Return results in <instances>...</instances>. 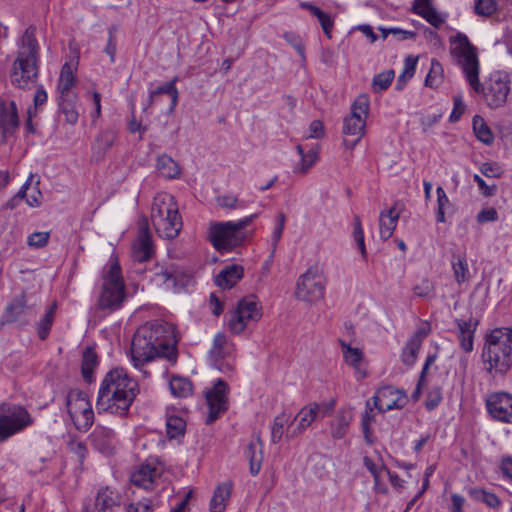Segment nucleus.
Instances as JSON below:
<instances>
[{
	"instance_id": "f257e3e1",
	"label": "nucleus",
	"mask_w": 512,
	"mask_h": 512,
	"mask_svg": "<svg viewBox=\"0 0 512 512\" xmlns=\"http://www.w3.org/2000/svg\"><path fill=\"white\" fill-rule=\"evenodd\" d=\"M131 362L134 368L148 376L145 364L156 358H164L171 364L177 361V338L174 326L168 322H152L139 327L132 338Z\"/></svg>"
},
{
	"instance_id": "f03ea898",
	"label": "nucleus",
	"mask_w": 512,
	"mask_h": 512,
	"mask_svg": "<svg viewBox=\"0 0 512 512\" xmlns=\"http://www.w3.org/2000/svg\"><path fill=\"white\" fill-rule=\"evenodd\" d=\"M138 393V384L122 368L109 371L100 384L96 409L98 413L108 412L124 416L128 413Z\"/></svg>"
},
{
	"instance_id": "7ed1b4c3",
	"label": "nucleus",
	"mask_w": 512,
	"mask_h": 512,
	"mask_svg": "<svg viewBox=\"0 0 512 512\" xmlns=\"http://www.w3.org/2000/svg\"><path fill=\"white\" fill-rule=\"evenodd\" d=\"M485 370L492 376L504 375L512 367V329L501 327L487 336L482 351Z\"/></svg>"
},
{
	"instance_id": "20e7f679",
	"label": "nucleus",
	"mask_w": 512,
	"mask_h": 512,
	"mask_svg": "<svg viewBox=\"0 0 512 512\" xmlns=\"http://www.w3.org/2000/svg\"><path fill=\"white\" fill-rule=\"evenodd\" d=\"M39 45L35 28L29 27L21 37L18 55L13 65L11 81L19 88H27L38 75Z\"/></svg>"
},
{
	"instance_id": "39448f33",
	"label": "nucleus",
	"mask_w": 512,
	"mask_h": 512,
	"mask_svg": "<svg viewBox=\"0 0 512 512\" xmlns=\"http://www.w3.org/2000/svg\"><path fill=\"white\" fill-rule=\"evenodd\" d=\"M150 218L159 237L167 240L176 238L182 227V217L173 195L160 192L153 198Z\"/></svg>"
},
{
	"instance_id": "423d86ee",
	"label": "nucleus",
	"mask_w": 512,
	"mask_h": 512,
	"mask_svg": "<svg viewBox=\"0 0 512 512\" xmlns=\"http://www.w3.org/2000/svg\"><path fill=\"white\" fill-rule=\"evenodd\" d=\"M450 53L460 65L465 79L475 92L482 90L479 81V59L476 47L469 41L468 37L458 32L450 37Z\"/></svg>"
},
{
	"instance_id": "0eeeda50",
	"label": "nucleus",
	"mask_w": 512,
	"mask_h": 512,
	"mask_svg": "<svg viewBox=\"0 0 512 512\" xmlns=\"http://www.w3.org/2000/svg\"><path fill=\"white\" fill-rule=\"evenodd\" d=\"M125 299V284L119 263L115 260L103 275V282L97 307L100 310L114 311L121 307Z\"/></svg>"
},
{
	"instance_id": "6e6552de",
	"label": "nucleus",
	"mask_w": 512,
	"mask_h": 512,
	"mask_svg": "<svg viewBox=\"0 0 512 512\" xmlns=\"http://www.w3.org/2000/svg\"><path fill=\"white\" fill-rule=\"evenodd\" d=\"M255 215L237 222L212 223L209 228V239L214 248L220 252H228L239 246L244 240L242 230L248 226Z\"/></svg>"
},
{
	"instance_id": "1a4fd4ad",
	"label": "nucleus",
	"mask_w": 512,
	"mask_h": 512,
	"mask_svg": "<svg viewBox=\"0 0 512 512\" xmlns=\"http://www.w3.org/2000/svg\"><path fill=\"white\" fill-rule=\"evenodd\" d=\"M262 317V306L254 297H245L238 301L230 312L227 326L231 333L239 335L250 326L257 323Z\"/></svg>"
},
{
	"instance_id": "9d476101",
	"label": "nucleus",
	"mask_w": 512,
	"mask_h": 512,
	"mask_svg": "<svg viewBox=\"0 0 512 512\" xmlns=\"http://www.w3.org/2000/svg\"><path fill=\"white\" fill-rule=\"evenodd\" d=\"M67 411L79 431H87L94 422V412L87 395L79 390H71L66 400Z\"/></svg>"
},
{
	"instance_id": "9b49d317",
	"label": "nucleus",
	"mask_w": 512,
	"mask_h": 512,
	"mask_svg": "<svg viewBox=\"0 0 512 512\" xmlns=\"http://www.w3.org/2000/svg\"><path fill=\"white\" fill-rule=\"evenodd\" d=\"M29 413L20 406L0 405V442L30 425Z\"/></svg>"
},
{
	"instance_id": "f8f14e48",
	"label": "nucleus",
	"mask_w": 512,
	"mask_h": 512,
	"mask_svg": "<svg viewBox=\"0 0 512 512\" xmlns=\"http://www.w3.org/2000/svg\"><path fill=\"white\" fill-rule=\"evenodd\" d=\"M368 113L369 100L361 95L354 101L350 114L343 120V133L361 139L365 134Z\"/></svg>"
},
{
	"instance_id": "ddd939ff",
	"label": "nucleus",
	"mask_w": 512,
	"mask_h": 512,
	"mask_svg": "<svg viewBox=\"0 0 512 512\" xmlns=\"http://www.w3.org/2000/svg\"><path fill=\"white\" fill-rule=\"evenodd\" d=\"M297 299L315 303L324 297V285L316 270L308 269L301 275L296 284Z\"/></svg>"
},
{
	"instance_id": "4468645a",
	"label": "nucleus",
	"mask_w": 512,
	"mask_h": 512,
	"mask_svg": "<svg viewBox=\"0 0 512 512\" xmlns=\"http://www.w3.org/2000/svg\"><path fill=\"white\" fill-rule=\"evenodd\" d=\"M482 92L489 107H502L507 101L510 92V81L507 75L500 72L492 73L486 82V87L482 86V90L479 93Z\"/></svg>"
},
{
	"instance_id": "2eb2a0df",
	"label": "nucleus",
	"mask_w": 512,
	"mask_h": 512,
	"mask_svg": "<svg viewBox=\"0 0 512 512\" xmlns=\"http://www.w3.org/2000/svg\"><path fill=\"white\" fill-rule=\"evenodd\" d=\"M234 352V344L226 335L218 333L213 340V346L209 351L212 365L223 373L231 372L234 368L230 361Z\"/></svg>"
},
{
	"instance_id": "dca6fc26",
	"label": "nucleus",
	"mask_w": 512,
	"mask_h": 512,
	"mask_svg": "<svg viewBox=\"0 0 512 512\" xmlns=\"http://www.w3.org/2000/svg\"><path fill=\"white\" fill-rule=\"evenodd\" d=\"M205 396L209 408L206 423L211 424L228 409L227 383L222 379H218L213 387L206 392Z\"/></svg>"
},
{
	"instance_id": "f3484780",
	"label": "nucleus",
	"mask_w": 512,
	"mask_h": 512,
	"mask_svg": "<svg viewBox=\"0 0 512 512\" xmlns=\"http://www.w3.org/2000/svg\"><path fill=\"white\" fill-rule=\"evenodd\" d=\"M407 402L406 393L391 385L380 387L373 396L374 407L382 413L393 409H401Z\"/></svg>"
},
{
	"instance_id": "a211bd4d",
	"label": "nucleus",
	"mask_w": 512,
	"mask_h": 512,
	"mask_svg": "<svg viewBox=\"0 0 512 512\" xmlns=\"http://www.w3.org/2000/svg\"><path fill=\"white\" fill-rule=\"evenodd\" d=\"M164 469L157 461H147L139 465L131 474V483L144 490H152L160 479Z\"/></svg>"
},
{
	"instance_id": "6ab92c4d",
	"label": "nucleus",
	"mask_w": 512,
	"mask_h": 512,
	"mask_svg": "<svg viewBox=\"0 0 512 512\" xmlns=\"http://www.w3.org/2000/svg\"><path fill=\"white\" fill-rule=\"evenodd\" d=\"M18 126L19 118L16 103L0 98V146L14 135Z\"/></svg>"
},
{
	"instance_id": "aec40b11",
	"label": "nucleus",
	"mask_w": 512,
	"mask_h": 512,
	"mask_svg": "<svg viewBox=\"0 0 512 512\" xmlns=\"http://www.w3.org/2000/svg\"><path fill=\"white\" fill-rule=\"evenodd\" d=\"M486 407L497 421L512 423V395L506 392H495L486 399Z\"/></svg>"
},
{
	"instance_id": "412c9836",
	"label": "nucleus",
	"mask_w": 512,
	"mask_h": 512,
	"mask_svg": "<svg viewBox=\"0 0 512 512\" xmlns=\"http://www.w3.org/2000/svg\"><path fill=\"white\" fill-rule=\"evenodd\" d=\"M153 280L158 285H165L168 289L178 292L189 284L191 278L175 266L168 265L158 267Z\"/></svg>"
},
{
	"instance_id": "4be33fe9",
	"label": "nucleus",
	"mask_w": 512,
	"mask_h": 512,
	"mask_svg": "<svg viewBox=\"0 0 512 512\" xmlns=\"http://www.w3.org/2000/svg\"><path fill=\"white\" fill-rule=\"evenodd\" d=\"M315 409H317V403L312 402L300 409L291 420V426L287 428L286 438L291 439L302 434L314 421L318 419Z\"/></svg>"
},
{
	"instance_id": "5701e85b",
	"label": "nucleus",
	"mask_w": 512,
	"mask_h": 512,
	"mask_svg": "<svg viewBox=\"0 0 512 512\" xmlns=\"http://www.w3.org/2000/svg\"><path fill=\"white\" fill-rule=\"evenodd\" d=\"M152 236L147 225L139 229V233L132 245V255L134 260L145 262L149 260L153 253Z\"/></svg>"
},
{
	"instance_id": "b1692460",
	"label": "nucleus",
	"mask_w": 512,
	"mask_h": 512,
	"mask_svg": "<svg viewBox=\"0 0 512 512\" xmlns=\"http://www.w3.org/2000/svg\"><path fill=\"white\" fill-rule=\"evenodd\" d=\"M31 307L27 305L26 298L23 294L16 296L9 303L3 313L2 323L22 322L27 323L25 316L29 314Z\"/></svg>"
},
{
	"instance_id": "393cba45",
	"label": "nucleus",
	"mask_w": 512,
	"mask_h": 512,
	"mask_svg": "<svg viewBox=\"0 0 512 512\" xmlns=\"http://www.w3.org/2000/svg\"><path fill=\"white\" fill-rule=\"evenodd\" d=\"M340 346L345 363L355 370L358 377L365 378L367 376V369L365 366L364 354L362 350L356 347H352L345 341H340Z\"/></svg>"
},
{
	"instance_id": "a878e982",
	"label": "nucleus",
	"mask_w": 512,
	"mask_h": 512,
	"mask_svg": "<svg viewBox=\"0 0 512 512\" xmlns=\"http://www.w3.org/2000/svg\"><path fill=\"white\" fill-rule=\"evenodd\" d=\"M92 445L101 453L109 455L113 452L114 431L104 426H97L90 435Z\"/></svg>"
},
{
	"instance_id": "bb28decb",
	"label": "nucleus",
	"mask_w": 512,
	"mask_h": 512,
	"mask_svg": "<svg viewBox=\"0 0 512 512\" xmlns=\"http://www.w3.org/2000/svg\"><path fill=\"white\" fill-rule=\"evenodd\" d=\"M400 216V208L398 204L393 205L389 209L382 210L379 215V233L383 240L389 239L397 225Z\"/></svg>"
},
{
	"instance_id": "cd10ccee",
	"label": "nucleus",
	"mask_w": 512,
	"mask_h": 512,
	"mask_svg": "<svg viewBox=\"0 0 512 512\" xmlns=\"http://www.w3.org/2000/svg\"><path fill=\"white\" fill-rule=\"evenodd\" d=\"M263 443L259 434L253 435L245 449V457L249 460L250 473L255 476L260 472L263 461Z\"/></svg>"
},
{
	"instance_id": "c85d7f7f",
	"label": "nucleus",
	"mask_w": 512,
	"mask_h": 512,
	"mask_svg": "<svg viewBox=\"0 0 512 512\" xmlns=\"http://www.w3.org/2000/svg\"><path fill=\"white\" fill-rule=\"evenodd\" d=\"M435 0H418V15L435 28H439L447 18L445 13L438 11L434 6Z\"/></svg>"
},
{
	"instance_id": "c756f323",
	"label": "nucleus",
	"mask_w": 512,
	"mask_h": 512,
	"mask_svg": "<svg viewBox=\"0 0 512 512\" xmlns=\"http://www.w3.org/2000/svg\"><path fill=\"white\" fill-rule=\"evenodd\" d=\"M244 275V268L241 265L231 264L224 267L216 276V284L223 289H231Z\"/></svg>"
},
{
	"instance_id": "7c9ffc66",
	"label": "nucleus",
	"mask_w": 512,
	"mask_h": 512,
	"mask_svg": "<svg viewBox=\"0 0 512 512\" xmlns=\"http://www.w3.org/2000/svg\"><path fill=\"white\" fill-rule=\"evenodd\" d=\"M121 503L120 494L110 487L99 489L96 495L95 508L100 512H112Z\"/></svg>"
},
{
	"instance_id": "2f4dec72",
	"label": "nucleus",
	"mask_w": 512,
	"mask_h": 512,
	"mask_svg": "<svg viewBox=\"0 0 512 512\" xmlns=\"http://www.w3.org/2000/svg\"><path fill=\"white\" fill-rule=\"evenodd\" d=\"M299 5L302 9L309 11L310 14L318 20L326 37L331 39L334 28V18L329 13L310 2H300Z\"/></svg>"
},
{
	"instance_id": "473e14b6",
	"label": "nucleus",
	"mask_w": 512,
	"mask_h": 512,
	"mask_svg": "<svg viewBox=\"0 0 512 512\" xmlns=\"http://www.w3.org/2000/svg\"><path fill=\"white\" fill-rule=\"evenodd\" d=\"M457 335L460 345L465 352L473 350L474 332L476 329V322L471 318L467 320H456Z\"/></svg>"
},
{
	"instance_id": "72a5a7b5",
	"label": "nucleus",
	"mask_w": 512,
	"mask_h": 512,
	"mask_svg": "<svg viewBox=\"0 0 512 512\" xmlns=\"http://www.w3.org/2000/svg\"><path fill=\"white\" fill-rule=\"evenodd\" d=\"M59 111L64 115L65 121L70 125L77 123L79 118V111L77 105L76 94H66L64 97H59Z\"/></svg>"
},
{
	"instance_id": "f704fd0d",
	"label": "nucleus",
	"mask_w": 512,
	"mask_h": 512,
	"mask_svg": "<svg viewBox=\"0 0 512 512\" xmlns=\"http://www.w3.org/2000/svg\"><path fill=\"white\" fill-rule=\"evenodd\" d=\"M33 178L34 176L30 175V177L18 192L17 197L25 198L29 206L37 207L41 204L42 193L38 188L39 180H37L33 185Z\"/></svg>"
},
{
	"instance_id": "c9c22d12",
	"label": "nucleus",
	"mask_w": 512,
	"mask_h": 512,
	"mask_svg": "<svg viewBox=\"0 0 512 512\" xmlns=\"http://www.w3.org/2000/svg\"><path fill=\"white\" fill-rule=\"evenodd\" d=\"M232 485L230 483H223L219 485L213 494L210 501V512H224L226 502L231 495Z\"/></svg>"
},
{
	"instance_id": "e433bc0d",
	"label": "nucleus",
	"mask_w": 512,
	"mask_h": 512,
	"mask_svg": "<svg viewBox=\"0 0 512 512\" xmlns=\"http://www.w3.org/2000/svg\"><path fill=\"white\" fill-rule=\"evenodd\" d=\"M176 81L177 77L171 80L170 82L164 83L155 89L150 90L149 92V99H148V106H151L155 100L156 97L160 94H167L171 97V109H174L178 102V90L176 88Z\"/></svg>"
},
{
	"instance_id": "4c0bfd02",
	"label": "nucleus",
	"mask_w": 512,
	"mask_h": 512,
	"mask_svg": "<svg viewBox=\"0 0 512 512\" xmlns=\"http://www.w3.org/2000/svg\"><path fill=\"white\" fill-rule=\"evenodd\" d=\"M75 84V76L72 70V67L69 63H65L60 72L59 81H58V93L59 97H64L66 94H75L72 91V88Z\"/></svg>"
},
{
	"instance_id": "58836bf2",
	"label": "nucleus",
	"mask_w": 512,
	"mask_h": 512,
	"mask_svg": "<svg viewBox=\"0 0 512 512\" xmlns=\"http://www.w3.org/2000/svg\"><path fill=\"white\" fill-rule=\"evenodd\" d=\"M97 365L98 357L95 351L90 347L86 348L85 351L83 352L81 365L82 375L86 382L92 381L93 371Z\"/></svg>"
},
{
	"instance_id": "ea45409f",
	"label": "nucleus",
	"mask_w": 512,
	"mask_h": 512,
	"mask_svg": "<svg viewBox=\"0 0 512 512\" xmlns=\"http://www.w3.org/2000/svg\"><path fill=\"white\" fill-rule=\"evenodd\" d=\"M296 149L301 159L299 166L295 167L294 172L305 174L316 163L318 159V151L315 149H310L309 151L305 152L301 145H297Z\"/></svg>"
},
{
	"instance_id": "a19ab883",
	"label": "nucleus",
	"mask_w": 512,
	"mask_h": 512,
	"mask_svg": "<svg viewBox=\"0 0 512 512\" xmlns=\"http://www.w3.org/2000/svg\"><path fill=\"white\" fill-rule=\"evenodd\" d=\"M169 388L175 397L185 398L192 394V383L184 377L175 376L169 381Z\"/></svg>"
},
{
	"instance_id": "79ce46f5",
	"label": "nucleus",
	"mask_w": 512,
	"mask_h": 512,
	"mask_svg": "<svg viewBox=\"0 0 512 512\" xmlns=\"http://www.w3.org/2000/svg\"><path fill=\"white\" fill-rule=\"evenodd\" d=\"M157 169L163 177L168 179H173L180 175L178 164L167 155H162L158 158Z\"/></svg>"
},
{
	"instance_id": "37998d69",
	"label": "nucleus",
	"mask_w": 512,
	"mask_h": 512,
	"mask_svg": "<svg viewBox=\"0 0 512 512\" xmlns=\"http://www.w3.org/2000/svg\"><path fill=\"white\" fill-rule=\"evenodd\" d=\"M415 69H416V57H414L412 55H408L405 58L404 69L396 81L395 88L398 91L403 90L405 88L406 84L408 83V81H410L413 78V76L415 74Z\"/></svg>"
},
{
	"instance_id": "c03bdc74",
	"label": "nucleus",
	"mask_w": 512,
	"mask_h": 512,
	"mask_svg": "<svg viewBox=\"0 0 512 512\" xmlns=\"http://www.w3.org/2000/svg\"><path fill=\"white\" fill-rule=\"evenodd\" d=\"M291 417L285 411L277 415L271 426V442L276 444L279 443L284 434V427L287 424H291Z\"/></svg>"
},
{
	"instance_id": "a18cd8bd",
	"label": "nucleus",
	"mask_w": 512,
	"mask_h": 512,
	"mask_svg": "<svg viewBox=\"0 0 512 512\" xmlns=\"http://www.w3.org/2000/svg\"><path fill=\"white\" fill-rule=\"evenodd\" d=\"M473 130L476 137L484 144H491L494 140L493 133L481 116L473 117Z\"/></svg>"
},
{
	"instance_id": "49530a36",
	"label": "nucleus",
	"mask_w": 512,
	"mask_h": 512,
	"mask_svg": "<svg viewBox=\"0 0 512 512\" xmlns=\"http://www.w3.org/2000/svg\"><path fill=\"white\" fill-rule=\"evenodd\" d=\"M186 423L178 416H168L166 419V433L170 439L184 435Z\"/></svg>"
},
{
	"instance_id": "de8ad7c7",
	"label": "nucleus",
	"mask_w": 512,
	"mask_h": 512,
	"mask_svg": "<svg viewBox=\"0 0 512 512\" xmlns=\"http://www.w3.org/2000/svg\"><path fill=\"white\" fill-rule=\"evenodd\" d=\"M395 77L394 70L388 69L375 75L372 80V89L374 92L385 91L392 83Z\"/></svg>"
},
{
	"instance_id": "09e8293b",
	"label": "nucleus",
	"mask_w": 512,
	"mask_h": 512,
	"mask_svg": "<svg viewBox=\"0 0 512 512\" xmlns=\"http://www.w3.org/2000/svg\"><path fill=\"white\" fill-rule=\"evenodd\" d=\"M364 466L374 477V484L377 490H381V482L383 480L386 469L381 463H375L370 457L363 458Z\"/></svg>"
},
{
	"instance_id": "8fccbe9b",
	"label": "nucleus",
	"mask_w": 512,
	"mask_h": 512,
	"mask_svg": "<svg viewBox=\"0 0 512 512\" xmlns=\"http://www.w3.org/2000/svg\"><path fill=\"white\" fill-rule=\"evenodd\" d=\"M443 68L437 61H431L430 70L425 79V85L431 88H437L442 83Z\"/></svg>"
},
{
	"instance_id": "3c124183",
	"label": "nucleus",
	"mask_w": 512,
	"mask_h": 512,
	"mask_svg": "<svg viewBox=\"0 0 512 512\" xmlns=\"http://www.w3.org/2000/svg\"><path fill=\"white\" fill-rule=\"evenodd\" d=\"M401 361L408 367L416 362V334L412 335L402 349Z\"/></svg>"
},
{
	"instance_id": "603ef678",
	"label": "nucleus",
	"mask_w": 512,
	"mask_h": 512,
	"mask_svg": "<svg viewBox=\"0 0 512 512\" xmlns=\"http://www.w3.org/2000/svg\"><path fill=\"white\" fill-rule=\"evenodd\" d=\"M469 493L477 501L485 503L490 508H496L500 505L498 497L483 489H470Z\"/></svg>"
},
{
	"instance_id": "864d4df0",
	"label": "nucleus",
	"mask_w": 512,
	"mask_h": 512,
	"mask_svg": "<svg viewBox=\"0 0 512 512\" xmlns=\"http://www.w3.org/2000/svg\"><path fill=\"white\" fill-rule=\"evenodd\" d=\"M56 306L55 304L52 305L49 310L46 312L44 317L41 319L38 325V336L41 340H45L47 336L49 335V332L51 330V326L54 320V314H55Z\"/></svg>"
},
{
	"instance_id": "5fc2aeb1",
	"label": "nucleus",
	"mask_w": 512,
	"mask_h": 512,
	"mask_svg": "<svg viewBox=\"0 0 512 512\" xmlns=\"http://www.w3.org/2000/svg\"><path fill=\"white\" fill-rule=\"evenodd\" d=\"M454 277L457 283H463L469 278V268L468 263L465 258L458 257L456 260L452 262Z\"/></svg>"
},
{
	"instance_id": "6e6d98bb",
	"label": "nucleus",
	"mask_w": 512,
	"mask_h": 512,
	"mask_svg": "<svg viewBox=\"0 0 512 512\" xmlns=\"http://www.w3.org/2000/svg\"><path fill=\"white\" fill-rule=\"evenodd\" d=\"M354 228H353V239L356 242L358 249L362 255L363 258H366L367 252L365 247V239H364V231L362 228L361 220L358 215L354 216Z\"/></svg>"
},
{
	"instance_id": "4d7b16f0",
	"label": "nucleus",
	"mask_w": 512,
	"mask_h": 512,
	"mask_svg": "<svg viewBox=\"0 0 512 512\" xmlns=\"http://www.w3.org/2000/svg\"><path fill=\"white\" fill-rule=\"evenodd\" d=\"M50 232H34L27 238V245L31 248H43L48 244Z\"/></svg>"
},
{
	"instance_id": "13d9d810",
	"label": "nucleus",
	"mask_w": 512,
	"mask_h": 512,
	"mask_svg": "<svg viewBox=\"0 0 512 512\" xmlns=\"http://www.w3.org/2000/svg\"><path fill=\"white\" fill-rule=\"evenodd\" d=\"M374 422V416L372 415V407L370 405V401H367L366 403V409L362 415L361 419V426L362 431L365 436V439L367 442L371 443L372 440L370 439V426Z\"/></svg>"
},
{
	"instance_id": "bf43d9fd",
	"label": "nucleus",
	"mask_w": 512,
	"mask_h": 512,
	"mask_svg": "<svg viewBox=\"0 0 512 512\" xmlns=\"http://www.w3.org/2000/svg\"><path fill=\"white\" fill-rule=\"evenodd\" d=\"M285 225V215L283 213H280L277 217V223L272 233V251L270 254V259L274 256V253L276 251L277 244L279 240L282 237L283 230Z\"/></svg>"
},
{
	"instance_id": "052dcab7",
	"label": "nucleus",
	"mask_w": 512,
	"mask_h": 512,
	"mask_svg": "<svg viewBox=\"0 0 512 512\" xmlns=\"http://www.w3.org/2000/svg\"><path fill=\"white\" fill-rule=\"evenodd\" d=\"M116 138L117 133L114 130H105L98 135L96 141L99 145V148L107 150L114 145Z\"/></svg>"
},
{
	"instance_id": "680f3d73",
	"label": "nucleus",
	"mask_w": 512,
	"mask_h": 512,
	"mask_svg": "<svg viewBox=\"0 0 512 512\" xmlns=\"http://www.w3.org/2000/svg\"><path fill=\"white\" fill-rule=\"evenodd\" d=\"M497 9L496 0H477L475 3V11L479 15L489 16Z\"/></svg>"
},
{
	"instance_id": "e2e57ef3",
	"label": "nucleus",
	"mask_w": 512,
	"mask_h": 512,
	"mask_svg": "<svg viewBox=\"0 0 512 512\" xmlns=\"http://www.w3.org/2000/svg\"><path fill=\"white\" fill-rule=\"evenodd\" d=\"M437 194V220L444 222V211L449 204V199L442 187L436 189Z\"/></svg>"
},
{
	"instance_id": "0e129e2a",
	"label": "nucleus",
	"mask_w": 512,
	"mask_h": 512,
	"mask_svg": "<svg viewBox=\"0 0 512 512\" xmlns=\"http://www.w3.org/2000/svg\"><path fill=\"white\" fill-rule=\"evenodd\" d=\"M217 202L220 207L227 209H235L244 207L243 202L239 201L236 196L223 195L217 198Z\"/></svg>"
},
{
	"instance_id": "69168bd1",
	"label": "nucleus",
	"mask_w": 512,
	"mask_h": 512,
	"mask_svg": "<svg viewBox=\"0 0 512 512\" xmlns=\"http://www.w3.org/2000/svg\"><path fill=\"white\" fill-rule=\"evenodd\" d=\"M480 172L486 177L497 178L503 171L497 163L485 162L480 166Z\"/></svg>"
},
{
	"instance_id": "338daca9",
	"label": "nucleus",
	"mask_w": 512,
	"mask_h": 512,
	"mask_svg": "<svg viewBox=\"0 0 512 512\" xmlns=\"http://www.w3.org/2000/svg\"><path fill=\"white\" fill-rule=\"evenodd\" d=\"M348 428V421L344 416H338L335 422L332 424V436L334 438H342Z\"/></svg>"
},
{
	"instance_id": "774afa93",
	"label": "nucleus",
	"mask_w": 512,
	"mask_h": 512,
	"mask_svg": "<svg viewBox=\"0 0 512 512\" xmlns=\"http://www.w3.org/2000/svg\"><path fill=\"white\" fill-rule=\"evenodd\" d=\"M154 506L150 499L144 498L141 501L131 503L127 507V512H153Z\"/></svg>"
}]
</instances>
